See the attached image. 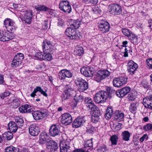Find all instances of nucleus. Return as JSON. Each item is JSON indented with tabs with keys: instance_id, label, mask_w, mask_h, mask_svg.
Returning <instances> with one entry per match:
<instances>
[{
	"instance_id": "nucleus-39",
	"label": "nucleus",
	"mask_w": 152,
	"mask_h": 152,
	"mask_svg": "<svg viewBox=\"0 0 152 152\" xmlns=\"http://www.w3.org/2000/svg\"><path fill=\"white\" fill-rule=\"evenodd\" d=\"M84 53V49L81 46H77V53L78 56H81Z\"/></svg>"
},
{
	"instance_id": "nucleus-19",
	"label": "nucleus",
	"mask_w": 152,
	"mask_h": 152,
	"mask_svg": "<svg viewBox=\"0 0 152 152\" xmlns=\"http://www.w3.org/2000/svg\"><path fill=\"white\" fill-rule=\"evenodd\" d=\"M32 14V11H26L25 12L24 16L21 19L25 23L30 24L31 22Z\"/></svg>"
},
{
	"instance_id": "nucleus-15",
	"label": "nucleus",
	"mask_w": 152,
	"mask_h": 152,
	"mask_svg": "<svg viewBox=\"0 0 152 152\" xmlns=\"http://www.w3.org/2000/svg\"><path fill=\"white\" fill-rule=\"evenodd\" d=\"M59 75L60 79L64 81L66 77L71 78L72 77L71 72L66 69L61 70L59 73Z\"/></svg>"
},
{
	"instance_id": "nucleus-5",
	"label": "nucleus",
	"mask_w": 152,
	"mask_h": 152,
	"mask_svg": "<svg viewBox=\"0 0 152 152\" xmlns=\"http://www.w3.org/2000/svg\"><path fill=\"white\" fill-rule=\"evenodd\" d=\"M127 80V78L124 76L116 78L113 81V85L116 87H120L126 84Z\"/></svg>"
},
{
	"instance_id": "nucleus-7",
	"label": "nucleus",
	"mask_w": 152,
	"mask_h": 152,
	"mask_svg": "<svg viewBox=\"0 0 152 152\" xmlns=\"http://www.w3.org/2000/svg\"><path fill=\"white\" fill-rule=\"evenodd\" d=\"M60 9L65 12L70 13L71 11V7L68 2L66 1H61L59 4Z\"/></svg>"
},
{
	"instance_id": "nucleus-13",
	"label": "nucleus",
	"mask_w": 152,
	"mask_h": 152,
	"mask_svg": "<svg viewBox=\"0 0 152 152\" xmlns=\"http://www.w3.org/2000/svg\"><path fill=\"white\" fill-rule=\"evenodd\" d=\"M98 27L99 30L103 33L108 32L110 29V24L107 22L102 21L99 25Z\"/></svg>"
},
{
	"instance_id": "nucleus-6",
	"label": "nucleus",
	"mask_w": 152,
	"mask_h": 152,
	"mask_svg": "<svg viewBox=\"0 0 152 152\" xmlns=\"http://www.w3.org/2000/svg\"><path fill=\"white\" fill-rule=\"evenodd\" d=\"M5 27L8 31H15L16 27L15 24L13 20L10 19H6L4 21Z\"/></svg>"
},
{
	"instance_id": "nucleus-58",
	"label": "nucleus",
	"mask_w": 152,
	"mask_h": 152,
	"mask_svg": "<svg viewBox=\"0 0 152 152\" xmlns=\"http://www.w3.org/2000/svg\"><path fill=\"white\" fill-rule=\"evenodd\" d=\"M85 102L87 105H89L93 102L91 99L90 97H87L85 99Z\"/></svg>"
},
{
	"instance_id": "nucleus-28",
	"label": "nucleus",
	"mask_w": 152,
	"mask_h": 152,
	"mask_svg": "<svg viewBox=\"0 0 152 152\" xmlns=\"http://www.w3.org/2000/svg\"><path fill=\"white\" fill-rule=\"evenodd\" d=\"M131 134L128 131H123L122 134L123 139L125 141H129V138Z\"/></svg>"
},
{
	"instance_id": "nucleus-27",
	"label": "nucleus",
	"mask_w": 152,
	"mask_h": 152,
	"mask_svg": "<svg viewBox=\"0 0 152 152\" xmlns=\"http://www.w3.org/2000/svg\"><path fill=\"white\" fill-rule=\"evenodd\" d=\"M86 120L83 116H78L77 118V128L80 127L85 123Z\"/></svg>"
},
{
	"instance_id": "nucleus-29",
	"label": "nucleus",
	"mask_w": 152,
	"mask_h": 152,
	"mask_svg": "<svg viewBox=\"0 0 152 152\" xmlns=\"http://www.w3.org/2000/svg\"><path fill=\"white\" fill-rule=\"evenodd\" d=\"M137 93L134 91L131 92L128 96V99L130 101L134 100L137 97Z\"/></svg>"
},
{
	"instance_id": "nucleus-56",
	"label": "nucleus",
	"mask_w": 152,
	"mask_h": 152,
	"mask_svg": "<svg viewBox=\"0 0 152 152\" xmlns=\"http://www.w3.org/2000/svg\"><path fill=\"white\" fill-rule=\"evenodd\" d=\"M10 94V92L5 91V92L0 94V97L1 99H4V98L9 96Z\"/></svg>"
},
{
	"instance_id": "nucleus-3",
	"label": "nucleus",
	"mask_w": 152,
	"mask_h": 152,
	"mask_svg": "<svg viewBox=\"0 0 152 152\" xmlns=\"http://www.w3.org/2000/svg\"><path fill=\"white\" fill-rule=\"evenodd\" d=\"M76 23H74L70 25V27L67 28L65 31V34L71 39H75L76 38L75 25Z\"/></svg>"
},
{
	"instance_id": "nucleus-55",
	"label": "nucleus",
	"mask_w": 152,
	"mask_h": 152,
	"mask_svg": "<svg viewBox=\"0 0 152 152\" xmlns=\"http://www.w3.org/2000/svg\"><path fill=\"white\" fill-rule=\"evenodd\" d=\"M122 124L121 123H118L114 125L113 127L115 129V131H118L121 128Z\"/></svg>"
},
{
	"instance_id": "nucleus-43",
	"label": "nucleus",
	"mask_w": 152,
	"mask_h": 152,
	"mask_svg": "<svg viewBox=\"0 0 152 152\" xmlns=\"http://www.w3.org/2000/svg\"><path fill=\"white\" fill-rule=\"evenodd\" d=\"M122 32L124 35L127 37L128 38L130 36L131 34H132L130 31L125 28H123L122 29Z\"/></svg>"
},
{
	"instance_id": "nucleus-23",
	"label": "nucleus",
	"mask_w": 152,
	"mask_h": 152,
	"mask_svg": "<svg viewBox=\"0 0 152 152\" xmlns=\"http://www.w3.org/2000/svg\"><path fill=\"white\" fill-rule=\"evenodd\" d=\"M8 129L10 131L15 133L18 129L17 125L14 122L11 121L8 124Z\"/></svg>"
},
{
	"instance_id": "nucleus-31",
	"label": "nucleus",
	"mask_w": 152,
	"mask_h": 152,
	"mask_svg": "<svg viewBox=\"0 0 152 152\" xmlns=\"http://www.w3.org/2000/svg\"><path fill=\"white\" fill-rule=\"evenodd\" d=\"M118 139V136L117 135H113L111 136L110 140L111 141L112 144L114 145H117Z\"/></svg>"
},
{
	"instance_id": "nucleus-17",
	"label": "nucleus",
	"mask_w": 152,
	"mask_h": 152,
	"mask_svg": "<svg viewBox=\"0 0 152 152\" xmlns=\"http://www.w3.org/2000/svg\"><path fill=\"white\" fill-rule=\"evenodd\" d=\"M34 110L32 107L27 104L22 105L19 108V112L21 113H31L34 111Z\"/></svg>"
},
{
	"instance_id": "nucleus-61",
	"label": "nucleus",
	"mask_w": 152,
	"mask_h": 152,
	"mask_svg": "<svg viewBox=\"0 0 152 152\" xmlns=\"http://www.w3.org/2000/svg\"><path fill=\"white\" fill-rule=\"evenodd\" d=\"M48 21H44L43 23V25L42 26V28L45 30L47 29L48 27Z\"/></svg>"
},
{
	"instance_id": "nucleus-21",
	"label": "nucleus",
	"mask_w": 152,
	"mask_h": 152,
	"mask_svg": "<svg viewBox=\"0 0 152 152\" xmlns=\"http://www.w3.org/2000/svg\"><path fill=\"white\" fill-rule=\"evenodd\" d=\"M60 133V131L58 127L55 125H52L49 130L50 135L53 137H54L58 135Z\"/></svg>"
},
{
	"instance_id": "nucleus-11",
	"label": "nucleus",
	"mask_w": 152,
	"mask_h": 152,
	"mask_svg": "<svg viewBox=\"0 0 152 152\" xmlns=\"http://www.w3.org/2000/svg\"><path fill=\"white\" fill-rule=\"evenodd\" d=\"M29 134L34 136H37L40 132V129L38 125L35 124H31L29 127Z\"/></svg>"
},
{
	"instance_id": "nucleus-45",
	"label": "nucleus",
	"mask_w": 152,
	"mask_h": 152,
	"mask_svg": "<svg viewBox=\"0 0 152 152\" xmlns=\"http://www.w3.org/2000/svg\"><path fill=\"white\" fill-rule=\"evenodd\" d=\"M20 105V102L18 99H14L12 103V107L15 108L18 107Z\"/></svg>"
},
{
	"instance_id": "nucleus-42",
	"label": "nucleus",
	"mask_w": 152,
	"mask_h": 152,
	"mask_svg": "<svg viewBox=\"0 0 152 152\" xmlns=\"http://www.w3.org/2000/svg\"><path fill=\"white\" fill-rule=\"evenodd\" d=\"M22 63V62L18 61L14 58L12 63V66L13 67H16L19 66Z\"/></svg>"
},
{
	"instance_id": "nucleus-22",
	"label": "nucleus",
	"mask_w": 152,
	"mask_h": 152,
	"mask_svg": "<svg viewBox=\"0 0 152 152\" xmlns=\"http://www.w3.org/2000/svg\"><path fill=\"white\" fill-rule=\"evenodd\" d=\"M124 113L120 111H116L114 113V118L117 121H122L124 119Z\"/></svg>"
},
{
	"instance_id": "nucleus-32",
	"label": "nucleus",
	"mask_w": 152,
	"mask_h": 152,
	"mask_svg": "<svg viewBox=\"0 0 152 152\" xmlns=\"http://www.w3.org/2000/svg\"><path fill=\"white\" fill-rule=\"evenodd\" d=\"M113 113L112 109L111 107H108L107 110L105 117L107 119H109L112 116Z\"/></svg>"
},
{
	"instance_id": "nucleus-25",
	"label": "nucleus",
	"mask_w": 152,
	"mask_h": 152,
	"mask_svg": "<svg viewBox=\"0 0 152 152\" xmlns=\"http://www.w3.org/2000/svg\"><path fill=\"white\" fill-rule=\"evenodd\" d=\"M14 35L12 33H8L4 31V35L2 41L5 42L9 41L14 39Z\"/></svg>"
},
{
	"instance_id": "nucleus-38",
	"label": "nucleus",
	"mask_w": 152,
	"mask_h": 152,
	"mask_svg": "<svg viewBox=\"0 0 152 152\" xmlns=\"http://www.w3.org/2000/svg\"><path fill=\"white\" fill-rule=\"evenodd\" d=\"M15 121L16 124L20 126H22L24 122L23 119L18 116H16L15 118Z\"/></svg>"
},
{
	"instance_id": "nucleus-47",
	"label": "nucleus",
	"mask_w": 152,
	"mask_h": 152,
	"mask_svg": "<svg viewBox=\"0 0 152 152\" xmlns=\"http://www.w3.org/2000/svg\"><path fill=\"white\" fill-rule=\"evenodd\" d=\"M129 39L131 40L132 43H136L137 41V36L133 34H131L130 36L129 37Z\"/></svg>"
},
{
	"instance_id": "nucleus-52",
	"label": "nucleus",
	"mask_w": 152,
	"mask_h": 152,
	"mask_svg": "<svg viewBox=\"0 0 152 152\" xmlns=\"http://www.w3.org/2000/svg\"><path fill=\"white\" fill-rule=\"evenodd\" d=\"M107 150V147L104 145H102L97 149L98 152H105Z\"/></svg>"
},
{
	"instance_id": "nucleus-12",
	"label": "nucleus",
	"mask_w": 152,
	"mask_h": 152,
	"mask_svg": "<svg viewBox=\"0 0 152 152\" xmlns=\"http://www.w3.org/2000/svg\"><path fill=\"white\" fill-rule=\"evenodd\" d=\"M130 90V88L128 87H126L116 91V93L118 97L122 98L129 93Z\"/></svg>"
},
{
	"instance_id": "nucleus-49",
	"label": "nucleus",
	"mask_w": 152,
	"mask_h": 152,
	"mask_svg": "<svg viewBox=\"0 0 152 152\" xmlns=\"http://www.w3.org/2000/svg\"><path fill=\"white\" fill-rule=\"evenodd\" d=\"M143 129L144 130L146 131H152V124H147L144 126Z\"/></svg>"
},
{
	"instance_id": "nucleus-18",
	"label": "nucleus",
	"mask_w": 152,
	"mask_h": 152,
	"mask_svg": "<svg viewBox=\"0 0 152 152\" xmlns=\"http://www.w3.org/2000/svg\"><path fill=\"white\" fill-rule=\"evenodd\" d=\"M143 104L145 107L152 109V95L144 98L143 100Z\"/></svg>"
},
{
	"instance_id": "nucleus-57",
	"label": "nucleus",
	"mask_w": 152,
	"mask_h": 152,
	"mask_svg": "<svg viewBox=\"0 0 152 152\" xmlns=\"http://www.w3.org/2000/svg\"><path fill=\"white\" fill-rule=\"evenodd\" d=\"M147 64L149 69H152V58L146 60Z\"/></svg>"
},
{
	"instance_id": "nucleus-46",
	"label": "nucleus",
	"mask_w": 152,
	"mask_h": 152,
	"mask_svg": "<svg viewBox=\"0 0 152 152\" xmlns=\"http://www.w3.org/2000/svg\"><path fill=\"white\" fill-rule=\"evenodd\" d=\"M92 112L93 116L95 117H99L101 115L100 111L97 107Z\"/></svg>"
},
{
	"instance_id": "nucleus-30",
	"label": "nucleus",
	"mask_w": 152,
	"mask_h": 152,
	"mask_svg": "<svg viewBox=\"0 0 152 152\" xmlns=\"http://www.w3.org/2000/svg\"><path fill=\"white\" fill-rule=\"evenodd\" d=\"M5 152H18V149L10 146L6 147L4 150Z\"/></svg>"
},
{
	"instance_id": "nucleus-20",
	"label": "nucleus",
	"mask_w": 152,
	"mask_h": 152,
	"mask_svg": "<svg viewBox=\"0 0 152 152\" xmlns=\"http://www.w3.org/2000/svg\"><path fill=\"white\" fill-rule=\"evenodd\" d=\"M57 143L53 140H50L48 142L47 145V148L51 152L56 151L58 148Z\"/></svg>"
},
{
	"instance_id": "nucleus-53",
	"label": "nucleus",
	"mask_w": 152,
	"mask_h": 152,
	"mask_svg": "<svg viewBox=\"0 0 152 152\" xmlns=\"http://www.w3.org/2000/svg\"><path fill=\"white\" fill-rule=\"evenodd\" d=\"M87 107H88L90 109V110L91 111H94V110H96V108H97L96 106L94 105V103L92 102L89 105H86Z\"/></svg>"
},
{
	"instance_id": "nucleus-34",
	"label": "nucleus",
	"mask_w": 152,
	"mask_h": 152,
	"mask_svg": "<svg viewBox=\"0 0 152 152\" xmlns=\"http://www.w3.org/2000/svg\"><path fill=\"white\" fill-rule=\"evenodd\" d=\"M70 89L69 90H65L64 92V93L62 94L61 96V98L62 100H65L69 98V97L71 95L69 94L68 92L70 91Z\"/></svg>"
},
{
	"instance_id": "nucleus-60",
	"label": "nucleus",
	"mask_w": 152,
	"mask_h": 152,
	"mask_svg": "<svg viewBox=\"0 0 152 152\" xmlns=\"http://www.w3.org/2000/svg\"><path fill=\"white\" fill-rule=\"evenodd\" d=\"M148 135L147 134H145L143 135V136L141 137L140 139V141L141 142H142L145 139H148Z\"/></svg>"
},
{
	"instance_id": "nucleus-10",
	"label": "nucleus",
	"mask_w": 152,
	"mask_h": 152,
	"mask_svg": "<svg viewBox=\"0 0 152 152\" xmlns=\"http://www.w3.org/2000/svg\"><path fill=\"white\" fill-rule=\"evenodd\" d=\"M32 115L34 119L36 120H39L43 119L45 117V112L43 110H39L33 111Z\"/></svg>"
},
{
	"instance_id": "nucleus-24",
	"label": "nucleus",
	"mask_w": 152,
	"mask_h": 152,
	"mask_svg": "<svg viewBox=\"0 0 152 152\" xmlns=\"http://www.w3.org/2000/svg\"><path fill=\"white\" fill-rule=\"evenodd\" d=\"M43 50L44 52L50 50L52 48V45L50 42L48 40H44L42 45Z\"/></svg>"
},
{
	"instance_id": "nucleus-33",
	"label": "nucleus",
	"mask_w": 152,
	"mask_h": 152,
	"mask_svg": "<svg viewBox=\"0 0 152 152\" xmlns=\"http://www.w3.org/2000/svg\"><path fill=\"white\" fill-rule=\"evenodd\" d=\"M92 139L91 138V140H87L85 143L84 148L86 149H89V151L93 146Z\"/></svg>"
},
{
	"instance_id": "nucleus-16",
	"label": "nucleus",
	"mask_w": 152,
	"mask_h": 152,
	"mask_svg": "<svg viewBox=\"0 0 152 152\" xmlns=\"http://www.w3.org/2000/svg\"><path fill=\"white\" fill-rule=\"evenodd\" d=\"M70 144L69 141H61L60 144V152H67L70 148Z\"/></svg>"
},
{
	"instance_id": "nucleus-14",
	"label": "nucleus",
	"mask_w": 152,
	"mask_h": 152,
	"mask_svg": "<svg viewBox=\"0 0 152 152\" xmlns=\"http://www.w3.org/2000/svg\"><path fill=\"white\" fill-rule=\"evenodd\" d=\"M72 118L71 115L68 113H65L62 115L61 123L67 125L71 123Z\"/></svg>"
},
{
	"instance_id": "nucleus-35",
	"label": "nucleus",
	"mask_w": 152,
	"mask_h": 152,
	"mask_svg": "<svg viewBox=\"0 0 152 152\" xmlns=\"http://www.w3.org/2000/svg\"><path fill=\"white\" fill-rule=\"evenodd\" d=\"M3 137L6 138L7 140H11L13 137V134L10 132H5L3 134Z\"/></svg>"
},
{
	"instance_id": "nucleus-64",
	"label": "nucleus",
	"mask_w": 152,
	"mask_h": 152,
	"mask_svg": "<svg viewBox=\"0 0 152 152\" xmlns=\"http://www.w3.org/2000/svg\"><path fill=\"white\" fill-rule=\"evenodd\" d=\"M95 130V128L94 127H91L88 129H87L88 132L90 133H91L92 132H93Z\"/></svg>"
},
{
	"instance_id": "nucleus-4",
	"label": "nucleus",
	"mask_w": 152,
	"mask_h": 152,
	"mask_svg": "<svg viewBox=\"0 0 152 152\" xmlns=\"http://www.w3.org/2000/svg\"><path fill=\"white\" fill-rule=\"evenodd\" d=\"M77 88L80 92H83L88 89V83L84 80L80 78L77 79Z\"/></svg>"
},
{
	"instance_id": "nucleus-48",
	"label": "nucleus",
	"mask_w": 152,
	"mask_h": 152,
	"mask_svg": "<svg viewBox=\"0 0 152 152\" xmlns=\"http://www.w3.org/2000/svg\"><path fill=\"white\" fill-rule=\"evenodd\" d=\"M35 56L39 60H43L44 53L42 54V52H38L36 53Z\"/></svg>"
},
{
	"instance_id": "nucleus-59",
	"label": "nucleus",
	"mask_w": 152,
	"mask_h": 152,
	"mask_svg": "<svg viewBox=\"0 0 152 152\" xmlns=\"http://www.w3.org/2000/svg\"><path fill=\"white\" fill-rule=\"evenodd\" d=\"M89 149L84 148L77 149V152H89Z\"/></svg>"
},
{
	"instance_id": "nucleus-51",
	"label": "nucleus",
	"mask_w": 152,
	"mask_h": 152,
	"mask_svg": "<svg viewBox=\"0 0 152 152\" xmlns=\"http://www.w3.org/2000/svg\"><path fill=\"white\" fill-rule=\"evenodd\" d=\"M84 2L89 4H96L98 2V0H83Z\"/></svg>"
},
{
	"instance_id": "nucleus-26",
	"label": "nucleus",
	"mask_w": 152,
	"mask_h": 152,
	"mask_svg": "<svg viewBox=\"0 0 152 152\" xmlns=\"http://www.w3.org/2000/svg\"><path fill=\"white\" fill-rule=\"evenodd\" d=\"M48 136L46 132H43L41 133L39 136V142L41 144H43L46 142Z\"/></svg>"
},
{
	"instance_id": "nucleus-41",
	"label": "nucleus",
	"mask_w": 152,
	"mask_h": 152,
	"mask_svg": "<svg viewBox=\"0 0 152 152\" xmlns=\"http://www.w3.org/2000/svg\"><path fill=\"white\" fill-rule=\"evenodd\" d=\"M37 11H46L49 10V8L44 5H39L35 7Z\"/></svg>"
},
{
	"instance_id": "nucleus-1",
	"label": "nucleus",
	"mask_w": 152,
	"mask_h": 152,
	"mask_svg": "<svg viewBox=\"0 0 152 152\" xmlns=\"http://www.w3.org/2000/svg\"><path fill=\"white\" fill-rule=\"evenodd\" d=\"M109 93L104 91H101L96 94L94 99L97 103H103L107 100L109 96Z\"/></svg>"
},
{
	"instance_id": "nucleus-63",
	"label": "nucleus",
	"mask_w": 152,
	"mask_h": 152,
	"mask_svg": "<svg viewBox=\"0 0 152 152\" xmlns=\"http://www.w3.org/2000/svg\"><path fill=\"white\" fill-rule=\"evenodd\" d=\"M4 35V32L2 30H0V40L2 41Z\"/></svg>"
},
{
	"instance_id": "nucleus-62",
	"label": "nucleus",
	"mask_w": 152,
	"mask_h": 152,
	"mask_svg": "<svg viewBox=\"0 0 152 152\" xmlns=\"http://www.w3.org/2000/svg\"><path fill=\"white\" fill-rule=\"evenodd\" d=\"M99 117H95L93 116L91 118V121L92 122L94 123H97L99 120Z\"/></svg>"
},
{
	"instance_id": "nucleus-50",
	"label": "nucleus",
	"mask_w": 152,
	"mask_h": 152,
	"mask_svg": "<svg viewBox=\"0 0 152 152\" xmlns=\"http://www.w3.org/2000/svg\"><path fill=\"white\" fill-rule=\"evenodd\" d=\"M94 80L97 82H100L103 79L101 75H100V73L99 71L95 75L94 77Z\"/></svg>"
},
{
	"instance_id": "nucleus-37",
	"label": "nucleus",
	"mask_w": 152,
	"mask_h": 152,
	"mask_svg": "<svg viewBox=\"0 0 152 152\" xmlns=\"http://www.w3.org/2000/svg\"><path fill=\"white\" fill-rule=\"evenodd\" d=\"M99 71L100 75L103 79L108 76L110 74L109 72L107 70H100Z\"/></svg>"
},
{
	"instance_id": "nucleus-44",
	"label": "nucleus",
	"mask_w": 152,
	"mask_h": 152,
	"mask_svg": "<svg viewBox=\"0 0 152 152\" xmlns=\"http://www.w3.org/2000/svg\"><path fill=\"white\" fill-rule=\"evenodd\" d=\"M24 55L21 53H18L14 57V58L22 62L24 58Z\"/></svg>"
},
{
	"instance_id": "nucleus-8",
	"label": "nucleus",
	"mask_w": 152,
	"mask_h": 152,
	"mask_svg": "<svg viewBox=\"0 0 152 152\" xmlns=\"http://www.w3.org/2000/svg\"><path fill=\"white\" fill-rule=\"evenodd\" d=\"M80 72L82 74L87 77H91L94 72V69L92 67H87L86 68H81Z\"/></svg>"
},
{
	"instance_id": "nucleus-9",
	"label": "nucleus",
	"mask_w": 152,
	"mask_h": 152,
	"mask_svg": "<svg viewBox=\"0 0 152 152\" xmlns=\"http://www.w3.org/2000/svg\"><path fill=\"white\" fill-rule=\"evenodd\" d=\"M127 70L129 74L133 75L138 67L137 64L132 61H130L127 65Z\"/></svg>"
},
{
	"instance_id": "nucleus-36",
	"label": "nucleus",
	"mask_w": 152,
	"mask_h": 152,
	"mask_svg": "<svg viewBox=\"0 0 152 152\" xmlns=\"http://www.w3.org/2000/svg\"><path fill=\"white\" fill-rule=\"evenodd\" d=\"M44 53L43 60L47 61H51L53 58L52 55L49 53H45V52Z\"/></svg>"
},
{
	"instance_id": "nucleus-2",
	"label": "nucleus",
	"mask_w": 152,
	"mask_h": 152,
	"mask_svg": "<svg viewBox=\"0 0 152 152\" xmlns=\"http://www.w3.org/2000/svg\"><path fill=\"white\" fill-rule=\"evenodd\" d=\"M110 13L113 15H118L122 13V8L120 6L117 4H111L108 7Z\"/></svg>"
},
{
	"instance_id": "nucleus-40",
	"label": "nucleus",
	"mask_w": 152,
	"mask_h": 152,
	"mask_svg": "<svg viewBox=\"0 0 152 152\" xmlns=\"http://www.w3.org/2000/svg\"><path fill=\"white\" fill-rule=\"evenodd\" d=\"M137 104L135 103H132L130 106L129 109L131 112L135 113L137 110Z\"/></svg>"
},
{
	"instance_id": "nucleus-54",
	"label": "nucleus",
	"mask_w": 152,
	"mask_h": 152,
	"mask_svg": "<svg viewBox=\"0 0 152 152\" xmlns=\"http://www.w3.org/2000/svg\"><path fill=\"white\" fill-rule=\"evenodd\" d=\"M36 88L37 91L39 92L42 94H43L45 96H47L48 95L47 93H46V92L42 89L41 87L37 86Z\"/></svg>"
}]
</instances>
